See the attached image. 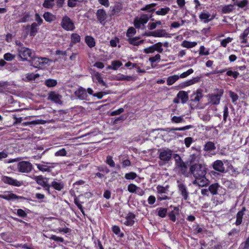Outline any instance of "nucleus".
<instances>
[{
	"mask_svg": "<svg viewBox=\"0 0 249 249\" xmlns=\"http://www.w3.org/2000/svg\"><path fill=\"white\" fill-rule=\"evenodd\" d=\"M171 121L174 123H180L185 122V120L183 117V116H173L171 118Z\"/></svg>",
	"mask_w": 249,
	"mask_h": 249,
	"instance_id": "47",
	"label": "nucleus"
},
{
	"mask_svg": "<svg viewBox=\"0 0 249 249\" xmlns=\"http://www.w3.org/2000/svg\"><path fill=\"white\" fill-rule=\"evenodd\" d=\"M191 173L195 178L201 177V176L206 174V168L201 164H194L190 168Z\"/></svg>",
	"mask_w": 249,
	"mask_h": 249,
	"instance_id": "2",
	"label": "nucleus"
},
{
	"mask_svg": "<svg viewBox=\"0 0 249 249\" xmlns=\"http://www.w3.org/2000/svg\"><path fill=\"white\" fill-rule=\"evenodd\" d=\"M38 25L36 22L32 23L30 28V35L31 36H35L38 30Z\"/></svg>",
	"mask_w": 249,
	"mask_h": 249,
	"instance_id": "41",
	"label": "nucleus"
},
{
	"mask_svg": "<svg viewBox=\"0 0 249 249\" xmlns=\"http://www.w3.org/2000/svg\"><path fill=\"white\" fill-rule=\"evenodd\" d=\"M159 159L164 162V163L168 162L172 159L173 151L167 148H162L159 150Z\"/></svg>",
	"mask_w": 249,
	"mask_h": 249,
	"instance_id": "4",
	"label": "nucleus"
},
{
	"mask_svg": "<svg viewBox=\"0 0 249 249\" xmlns=\"http://www.w3.org/2000/svg\"><path fill=\"white\" fill-rule=\"evenodd\" d=\"M71 42L70 45L72 46L74 44L79 43L81 41L80 36L76 33H72L71 35Z\"/></svg>",
	"mask_w": 249,
	"mask_h": 249,
	"instance_id": "28",
	"label": "nucleus"
},
{
	"mask_svg": "<svg viewBox=\"0 0 249 249\" xmlns=\"http://www.w3.org/2000/svg\"><path fill=\"white\" fill-rule=\"evenodd\" d=\"M158 215L160 217H164L167 214V209L163 208H159L157 209Z\"/></svg>",
	"mask_w": 249,
	"mask_h": 249,
	"instance_id": "45",
	"label": "nucleus"
},
{
	"mask_svg": "<svg viewBox=\"0 0 249 249\" xmlns=\"http://www.w3.org/2000/svg\"><path fill=\"white\" fill-rule=\"evenodd\" d=\"M62 27L66 31H73L75 29L73 22L68 16L64 17L61 20Z\"/></svg>",
	"mask_w": 249,
	"mask_h": 249,
	"instance_id": "8",
	"label": "nucleus"
},
{
	"mask_svg": "<svg viewBox=\"0 0 249 249\" xmlns=\"http://www.w3.org/2000/svg\"><path fill=\"white\" fill-rule=\"evenodd\" d=\"M88 93L87 90L82 87L79 88L74 92L75 96L81 100H88Z\"/></svg>",
	"mask_w": 249,
	"mask_h": 249,
	"instance_id": "12",
	"label": "nucleus"
},
{
	"mask_svg": "<svg viewBox=\"0 0 249 249\" xmlns=\"http://www.w3.org/2000/svg\"><path fill=\"white\" fill-rule=\"evenodd\" d=\"M160 55L159 54H157L155 56L150 57L149 58V61L151 63H153L157 61H160Z\"/></svg>",
	"mask_w": 249,
	"mask_h": 249,
	"instance_id": "63",
	"label": "nucleus"
},
{
	"mask_svg": "<svg viewBox=\"0 0 249 249\" xmlns=\"http://www.w3.org/2000/svg\"><path fill=\"white\" fill-rule=\"evenodd\" d=\"M122 9V7L121 4L118 3L116 4L113 8L112 9V15H116L118 14Z\"/></svg>",
	"mask_w": 249,
	"mask_h": 249,
	"instance_id": "52",
	"label": "nucleus"
},
{
	"mask_svg": "<svg viewBox=\"0 0 249 249\" xmlns=\"http://www.w3.org/2000/svg\"><path fill=\"white\" fill-rule=\"evenodd\" d=\"M176 166L179 169V171L182 174L185 175L187 173V166L184 162L182 161L180 163H178Z\"/></svg>",
	"mask_w": 249,
	"mask_h": 249,
	"instance_id": "35",
	"label": "nucleus"
},
{
	"mask_svg": "<svg viewBox=\"0 0 249 249\" xmlns=\"http://www.w3.org/2000/svg\"><path fill=\"white\" fill-rule=\"evenodd\" d=\"M179 192L181 195L184 200H186L188 198V192L185 184L182 183H179L178 184Z\"/></svg>",
	"mask_w": 249,
	"mask_h": 249,
	"instance_id": "18",
	"label": "nucleus"
},
{
	"mask_svg": "<svg viewBox=\"0 0 249 249\" xmlns=\"http://www.w3.org/2000/svg\"><path fill=\"white\" fill-rule=\"evenodd\" d=\"M17 51L19 56L23 60H28V58L32 59L33 57V53L31 49L26 48L24 46L18 47Z\"/></svg>",
	"mask_w": 249,
	"mask_h": 249,
	"instance_id": "6",
	"label": "nucleus"
},
{
	"mask_svg": "<svg viewBox=\"0 0 249 249\" xmlns=\"http://www.w3.org/2000/svg\"><path fill=\"white\" fill-rule=\"evenodd\" d=\"M85 41L86 43L89 48H93L95 46V41L94 38L90 36H85Z\"/></svg>",
	"mask_w": 249,
	"mask_h": 249,
	"instance_id": "26",
	"label": "nucleus"
},
{
	"mask_svg": "<svg viewBox=\"0 0 249 249\" xmlns=\"http://www.w3.org/2000/svg\"><path fill=\"white\" fill-rule=\"evenodd\" d=\"M223 94V89H217L212 93H210L207 95V105H218L220 103V101L222 96Z\"/></svg>",
	"mask_w": 249,
	"mask_h": 249,
	"instance_id": "1",
	"label": "nucleus"
},
{
	"mask_svg": "<svg viewBox=\"0 0 249 249\" xmlns=\"http://www.w3.org/2000/svg\"><path fill=\"white\" fill-rule=\"evenodd\" d=\"M1 180L4 183L16 187H19L23 184L22 181H19L11 177L6 176H3L1 177Z\"/></svg>",
	"mask_w": 249,
	"mask_h": 249,
	"instance_id": "10",
	"label": "nucleus"
},
{
	"mask_svg": "<svg viewBox=\"0 0 249 249\" xmlns=\"http://www.w3.org/2000/svg\"><path fill=\"white\" fill-rule=\"evenodd\" d=\"M213 168L221 173H224L226 172V169L224 166V164L222 160H216L214 161L212 164Z\"/></svg>",
	"mask_w": 249,
	"mask_h": 249,
	"instance_id": "14",
	"label": "nucleus"
},
{
	"mask_svg": "<svg viewBox=\"0 0 249 249\" xmlns=\"http://www.w3.org/2000/svg\"><path fill=\"white\" fill-rule=\"evenodd\" d=\"M193 72L194 70L192 69H190L186 71L181 73L180 75H178V76L179 77V78H184L187 77L188 76L193 73Z\"/></svg>",
	"mask_w": 249,
	"mask_h": 249,
	"instance_id": "55",
	"label": "nucleus"
},
{
	"mask_svg": "<svg viewBox=\"0 0 249 249\" xmlns=\"http://www.w3.org/2000/svg\"><path fill=\"white\" fill-rule=\"evenodd\" d=\"M92 78L93 81H96L101 86L107 87V84L103 79V77H102L101 74L99 72H94L93 74H92Z\"/></svg>",
	"mask_w": 249,
	"mask_h": 249,
	"instance_id": "19",
	"label": "nucleus"
},
{
	"mask_svg": "<svg viewBox=\"0 0 249 249\" xmlns=\"http://www.w3.org/2000/svg\"><path fill=\"white\" fill-rule=\"evenodd\" d=\"M220 187L217 183H215L211 184L209 187V190L213 195H216L217 194V190Z\"/></svg>",
	"mask_w": 249,
	"mask_h": 249,
	"instance_id": "36",
	"label": "nucleus"
},
{
	"mask_svg": "<svg viewBox=\"0 0 249 249\" xmlns=\"http://www.w3.org/2000/svg\"><path fill=\"white\" fill-rule=\"evenodd\" d=\"M178 98L181 99L182 103H185L188 99V94L184 91H180L177 95Z\"/></svg>",
	"mask_w": 249,
	"mask_h": 249,
	"instance_id": "31",
	"label": "nucleus"
},
{
	"mask_svg": "<svg viewBox=\"0 0 249 249\" xmlns=\"http://www.w3.org/2000/svg\"><path fill=\"white\" fill-rule=\"evenodd\" d=\"M200 77L197 76V77H194L189 80H188V81L182 83L180 86V87L181 88H184L186 87L190 86L191 85H192L193 84L198 83L200 81Z\"/></svg>",
	"mask_w": 249,
	"mask_h": 249,
	"instance_id": "21",
	"label": "nucleus"
},
{
	"mask_svg": "<svg viewBox=\"0 0 249 249\" xmlns=\"http://www.w3.org/2000/svg\"><path fill=\"white\" fill-rule=\"evenodd\" d=\"M136 79V77L134 76H128L124 75H121L118 77V80H125V81H135Z\"/></svg>",
	"mask_w": 249,
	"mask_h": 249,
	"instance_id": "40",
	"label": "nucleus"
},
{
	"mask_svg": "<svg viewBox=\"0 0 249 249\" xmlns=\"http://www.w3.org/2000/svg\"><path fill=\"white\" fill-rule=\"evenodd\" d=\"M245 211V208H243L242 210L239 211L236 214V220L235 221V225L236 226L240 225L242 222V219L243 217V215L244 214V211Z\"/></svg>",
	"mask_w": 249,
	"mask_h": 249,
	"instance_id": "25",
	"label": "nucleus"
},
{
	"mask_svg": "<svg viewBox=\"0 0 249 249\" xmlns=\"http://www.w3.org/2000/svg\"><path fill=\"white\" fill-rule=\"evenodd\" d=\"M200 19L205 23H208L214 18V16L211 15L208 12H203L199 16Z\"/></svg>",
	"mask_w": 249,
	"mask_h": 249,
	"instance_id": "20",
	"label": "nucleus"
},
{
	"mask_svg": "<svg viewBox=\"0 0 249 249\" xmlns=\"http://www.w3.org/2000/svg\"><path fill=\"white\" fill-rule=\"evenodd\" d=\"M249 34V28L245 29L243 32V33L240 36V38L242 40L241 42L243 43H246L247 41V39L246 37L248 36Z\"/></svg>",
	"mask_w": 249,
	"mask_h": 249,
	"instance_id": "44",
	"label": "nucleus"
},
{
	"mask_svg": "<svg viewBox=\"0 0 249 249\" xmlns=\"http://www.w3.org/2000/svg\"><path fill=\"white\" fill-rule=\"evenodd\" d=\"M157 5L156 3H151L150 4H147L145 5L144 7L141 8L142 11H146L148 12H151L154 11V7Z\"/></svg>",
	"mask_w": 249,
	"mask_h": 249,
	"instance_id": "38",
	"label": "nucleus"
},
{
	"mask_svg": "<svg viewBox=\"0 0 249 249\" xmlns=\"http://www.w3.org/2000/svg\"><path fill=\"white\" fill-rule=\"evenodd\" d=\"M196 45V42H189L187 40H184L181 44V46L182 47L188 49L193 48L195 47Z\"/></svg>",
	"mask_w": 249,
	"mask_h": 249,
	"instance_id": "33",
	"label": "nucleus"
},
{
	"mask_svg": "<svg viewBox=\"0 0 249 249\" xmlns=\"http://www.w3.org/2000/svg\"><path fill=\"white\" fill-rule=\"evenodd\" d=\"M232 40H233L232 38L228 37L222 40L221 41L220 44L223 47H226L227 46V44L228 43H230L231 42Z\"/></svg>",
	"mask_w": 249,
	"mask_h": 249,
	"instance_id": "57",
	"label": "nucleus"
},
{
	"mask_svg": "<svg viewBox=\"0 0 249 249\" xmlns=\"http://www.w3.org/2000/svg\"><path fill=\"white\" fill-rule=\"evenodd\" d=\"M194 98L193 99L195 102H199L203 97V94L199 90H197L196 93L194 95Z\"/></svg>",
	"mask_w": 249,
	"mask_h": 249,
	"instance_id": "50",
	"label": "nucleus"
},
{
	"mask_svg": "<svg viewBox=\"0 0 249 249\" xmlns=\"http://www.w3.org/2000/svg\"><path fill=\"white\" fill-rule=\"evenodd\" d=\"M152 46L154 48L155 51H157L159 53H162L163 49L162 48V43L161 42H158Z\"/></svg>",
	"mask_w": 249,
	"mask_h": 249,
	"instance_id": "49",
	"label": "nucleus"
},
{
	"mask_svg": "<svg viewBox=\"0 0 249 249\" xmlns=\"http://www.w3.org/2000/svg\"><path fill=\"white\" fill-rule=\"evenodd\" d=\"M50 60L46 57H34L31 59V65L35 68L43 69L46 67V65Z\"/></svg>",
	"mask_w": 249,
	"mask_h": 249,
	"instance_id": "5",
	"label": "nucleus"
},
{
	"mask_svg": "<svg viewBox=\"0 0 249 249\" xmlns=\"http://www.w3.org/2000/svg\"><path fill=\"white\" fill-rule=\"evenodd\" d=\"M233 9V5L229 4L224 6L222 9L223 13L227 14L231 12Z\"/></svg>",
	"mask_w": 249,
	"mask_h": 249,
	"instance_id": "48",
	"label": "nucleus"
},
{
	"mask_svg": "<svg viewBox=\"0 0 249 249\" xmlns=\"http://www.w3.org/2000/svg\"><path fill=\"white\" fill-rule=\"evenodd\" d=\"M53 164L54 163H53L42 161L41 163H36V165L39 171L43 172H50L51 171V169L54 167V166H51L50 165H53Z\"/></svg>",
	"mask_w": 249,
	"mask_h": 249,
	"instance_id": "11",
	"label": "nucleus"
},
{
	"mask_svg": "<svg viewBox=\"0 0 249 249\" xmlns=\"http://www.w3.org/2000/svg\"><path fill=\"white\" fill-rule=\"evenodd\" d=\"M178 208L177 207H174V210L168 213V216L171 220L173 222H175L176 220V215L178 214Z\"/></svg>",
	"mask_w": 249,
	"mask_h": 249,
	"instance_id": "29",
	"label": "nucleus"
},
{
	"mask_svg": "<svg viewBox=\"0 0 249 249\" xmlns=\"http://www.w3.org/2000/svg\"><path fill=\"white\" fill-rule=\"evenodd\" d=\"M17 168L20 172L29 173L32 171L33 165L29 161H22L18 163Z\"/></svg>",
	"mask_w": 249,
	"mask_h": 249,
	"instance_id": "9",
	"label": "nucleus"
},
{
	"mask_svg": "<svg viewBox=\"0 0 249 249\" xmlns=\"http://www.w3.org/2000/svg\"><path fill=\"white\" fill-rule=\"evenodd\" d=\"M200 55H208L210 54L209 49H206L204 46H201L199 50Z\"/></svg>",
	"mask_w": 249,
	"mask_h": 249,
	"instance_id": "46",
	"label": "nucleus"
},
{
	"mask_svg": "<svg viewBox=\"0 0 249 249\" xmlns=\"http://www.w3.org/2000/svg\"><path fill=\"white\" fill-rule=\"evenodd\" d=\"M140 37L129 38L128 41L129 43L134 46H139L143 43V40H138Z\"/></svg>",
	"mask_w": 249,
	"mask_h": 249,
	"instance_id": "32",
	"label": "nucleus"
},
{
	"mask_svg": "<svg viewBox=\"0 0 249 249\" xmlns=\"http://www.w3.org/2000/svg\"><path fill=\"white\" fill-rule=\"evenodd\" d=\"M87 92L89 95H92L94 97H96L99 99H101L104 95L107 94V93L106 92H99L93 94V90L91 88H88L87 89Z\"/></svg>",
	"mask_w": 249,
	"mask_h": 249,
	"instance_id": "30",
	"label": "nucleus"
},
{
	"mask_svg": "<svg viewBox=\"0 0 249 249\" xmlns=\"http://www.w3.org/2000/svg\"><path fill=\"white\" fill-rule=\"evenodd\" d=\"M106 162L111 167H114L115 165V162L110 156H107V157Z\"/></svg>",
	"mask_w": 249,
	"mask_h": 249,
	"instance_id": "59",
	"label": "nucleus"
},
{
	"mask_svg": "<svg viewBox=\"0 0 249 249\" xmlns=\"http://www.w3.org/2000/svg\"><path fill=\"white\" fill-rule=\"evenodd\" d=\"M96 15L99 22L101 24L104 25L107 18V15L106 11L103 9H98L97 11Z\"/></svg>",
	"mask_w": 249,
	"mask_h": 249,
	"instance_id": "15",
	"label": "nucleus"
},
{
	"mask_svg": "<svg viewBox=\"0 0 249 249\" xmlns=\"http://www.w3.org/2000/svg\"><path fill=\"white\" fill-rule=\"evenodd\" d=\"M57 81L55 80L49 79L45 81V85L48 87H53L56 85Z\"/></svg>",
	"mask_w": 249,
	"mask_h": 249,
	"instance_id": "53",
	"label": "nucleus"
},
{
	"mask_svg": "<svg viewBox=\"0 0 249 249\" xmlns=\"http://www.w3.org/2000/svg\"><path fill=\"white\" fill-rule=\"evenodd\" d=\"M54 5V0H44L43 6L45 8H52Z\"/></svg>",
	"mask_w": 249,
	"mask_h": 249,
	"instance_id": "43",
	"label": "nucleus"
},
{
	"mask_svg": "<svg viewBox=\"0 0 249 249\" xmlns=\"http://www.w3.org/2000/svg\"><path fill=\"white\" fill-rule=\"evenodd\" d=\"M169 186L166 185V186H162L161 185H158L157 187L158 196V199L160 201L169 199L170 197L169 195Z\"/></svg>",
	"mask_w": 249,
	"mask_h": 249,
	"instance_id": "3",
	"label": "nucleus"
},
{
	"mask_svg": "<svg viewBox=\"0 0 249 249\" xmlns=\"http://www.w3.org/2000/svg\"><path fill=\"white\" fill-rule=\"evenodd\" d=\"M48 99L57 104H61L62 96L55 91H51L49 93Z\"/></svg>",
	"mask_w": 249,
	"mask_h": 249,
	"instance_id": "16",
	"label": "nucleus"
},
{
	"mask_svg": "<svg viewBox=\"0 0 249 249\" xmlns=\"http://www.w3.org/2000/svg\"><path fill=\"white\" fill-rule=\"evenodd\" d=\"M170 11V9L169 7H166L164 8H160V9L157 10L156 12V14L157 15H161L164 16L167 14L169 11Z\"/></svg>",
	"mask_w": 249,
	"mask_h": 249,
	"instance_id": "39",
	"label": "nucleus"
},
{
	"mask_svg": "<svg viewBox=\"0 0 249 249\" xmlns=\"http://www.w3.org/2000/svg\"><path fill=\"white\" fill-rule=\"evenodd\" d=\"M138 187L134 184H130L127 187L128 191L130 193H135L137 191Z\"/></svg>",
	"mask_w": 249,
	"mask_h": 249,
	"instance_id": "61",
	"label": "nucleus"
},
{
	"mask_svg": "<svg viewBox=\"0 0 249 249\" xmlns=\"http://www.w3.org/2000/svg\"><path fill=\"white\" fill-rule=\"evenodd\" d=\"M50 187H52L53 189L57 191H61L64 187V184L62 181L60 180H54L51 183Z\"/></svg>",
	"mask_w": 249,
	"mask_h": 249,
	"instance_id": "22",
	"label": "nucleus"
},
{
	"mask_svg": "<svg viewBox=\"0 0 249 249\" xmlns=\"http://www.w3.org/2000/svg\"><path fill=\"white\" fill-rule=\"evenodd\" d=\"M137 175L136 173H135V172H131L125 174L124 178L127 180L134 179L137 177Z\"/></svg>",
	"mask_w": 249,
	"mask_h": 249,
	"instance_id": "54",
	"label": "nucleus"
},
{
	"mask_svg": "<svg viewBox=\"0 0 249 249\" xmlns=\"http://www.w3.org/2000/svg\"><path fill=\"white\" fill-rule=\"evenodd\" d=\"M135 215L131 213H129L126 216V220L124 224L128 226H131L134 223Z\"/></svg>",
	"mask_w": 249,
	"mask_h": 249,
	"instance_id": "24",
	"label": "nucleus"
},
{
	"mask_svg": "<svg viewBox=\"0 0 249 249\" xmlns=\"http://www.w3.org/2000/svg\"><path fill=\"white\" fill-rule=\"evenodd\" d=\"M154 35H153L154 37H168V34L165 31V30L160 29L154 31Z\"/></svg>",
	"mask_w": 249,
	"mask_h": 249,
	"instance_id": "27",
	"label": "nucleus"
},
{
	"mask_svg": "<svg viewBox=\"0 0 249 249\" xmlns=\"http://www.w3.org/2000/svg\"><path fill=\"white\" fill-rule=\"evenodd\" d=\"M193 230L195 234L203 233L204 229L200 227L198 225H196L193 226Z\"/></svg>",
	"mask_w": 249,
	"mask_h": 249,
	"instance_id": "60",
	"label": "nucleus"
},
{
	"mask_svg": "<svg viewBox=\"0 0 249 249\" xmlns=\"http://www.w3.org/2000/svg\"><path fill=\"white\" fill-rule=\"evenodd\" d=\"M46 123V121L42 120H37L36 121H33L30 122L24 123L22 124L23 125H27L29 124H44Z\"/></svg>",
	"mask_w": 249,
	"mask_h": 249,
	"instance_id": "51",
	"label": "nucleus"
},
{
	"mask_svg": "<svg viewBox=\"0 0 249 249\" xmlns=\"http://www.w3.org/2000/svg\"><path fill=\"white\" fill-rule=\"evenodd\" d=\"M15 57V55L10 53H6L4 54L3 56L4 59L6 61H12L13 60Z\"/></svg>",
	"mask_w": 249,
	"mask_h": 249,
	"instance_id": "62",
	"label": "nucleus"
},
{
	"mask_svg": "<svg viewBox=\"0 0 249 249\" xmlns=\"http://www.w3.org/2000/svg\"><path fill=\"white\" fill-rule=\"evenodd\" d=\"M150 17L145 14H141L139 17L134 18V25L136 28H140L144 26L148 21Z\"/></svg>",
	"mask_w": 249,
	"mask_h": 249,
	"instance_id": "7",
	"label": "nucleus"
},
{
	"mask_svg": "<svg viewBox=\"0 0 249 249\" xmlns=\"http://www.w3.org/2000/svg\"><path fill=\"white\" fill-rule=\"evenodd\" d=\"M215 149L214 144L212 142H207L204 146V149L205 151H210Z\"/></svg>",
	"mask_w": 249,
	"mask_h": 249,
	"instance_id": "42",
	"label": "nucleus"
},
{
	"mask_svg": "<svg viewBox=\"0 0 249 249\" xmlns=\"http://www.w3.org/2000/svg\"><path fill=\"white\" fill-rule=\"evenodd\" d=\"M206 175H203L200 177H197L193 181V184L195 185H198L200 187H204L207 185L209 183V180L206 178Z\"/></svg>",
	"mask_w": 249,
	"mask_h": 249,
	"instance_id": "13",
	"label": "nucleus"
},
{
	"mask_svg": "<svg viewBox=\"0 0 249 249\" xmlns=\"http://www.w3.org/2000/svg\"><path fill=\"white\" fill-rule=\"evenodd\" d=\"M84 0H68V5L69 7H73L76 5L77 2H81Z\"/></svg>",
	"mask_w": 249,
	"mask_h": 249,
	"instance_id": "58",
	"label": "nucleus"
},
{
	"mask_svg": "<svg viewBox=\"0 0 249 249\" xmlns=\"http://www.w3.org/2000/svg\"><path fill=\"white\" fill-rule=\"evenodd\" d=\"M179 79L178 75H174L168 77L167 79V84L168 86L172 85Z\"/></svg>",
	"mask_w": 249,
	"mask_h": 249,
	"instance_id": "34",
	"label": "nucleus"
},
{
	"mask_svg": "<svg viewBox=\"0 0 249 249\" xmlns=\"http://www.w3.org/2000/svg\"><path fill=\"white\" fill-rule=\"evenodd\" d=\"M112 70H116L122 65L121 62L119 61H113L111 62Z\"/></svg>",
	"mask_w": 249,
	"mask_h": 249,
	"instance_id": "56",
	"label": "nucleus"
},
{
	"mask_svg": "<svg viewBox=\"0 0 249 249\" xmlns=\"http://www.w3.org/2000/svg\"><path fill=\"white\" fill-rule=\"evenodd\" d=\"M43 18L46 21L49 22H51L55 19V17L50 12H45L43 15Z\"/></svg>",
	"mask_w": 249,
	"mask_h": 249,
	"instance_id": "37",
	"label": "nucleus"
},
{
	"mask_svg": "<svg viewBox=\"0 0 249 249\" xmlns=\"http://www.w3.org/2000/svg\"><path fill=\"white\" fill-rule=\"evenodd\" d=\"M0 197L7 200L17 199L18 198V196L9 192H5L4 194L0 195Z\"/></svg>",
	"mask_w": 249,
	"mask_h": 249,
	"instance_id": "23",
	"label": "nucleus"
},
{
	"mask_svg": "<svg viewBox=\"0 0 249 249\" xmlns=\"http://www.w3.org/2000/svg\"><path fill=\"white\" fill-rule=\"evenodd\" d=\"M45 179L42 176H36L34 178V179L38 184L45 188L46 190L49 191L50 185L45 181Z\"/></svg>",
	"mask_w": 249,
	"mask_h": 249,
	"instance_id": "17",
	"label": "nucleus"
},
{
	"mask_svg": "<svg viewBox=\"0 0 249 249\" xmlns=\"http://www.w3.org/2000/svg\"><path fill=\"white\" fill-rule=\"evenodd\" d=\"M136 33V30L133 27L129 28L127 31L126 36L129 38H131L133 35H135Z\"/></svg>",
	"mask_w": 249,
	"mask_h": 249,
	"instance_id": "64",
	"label": "nucleus"
}]
</instances>
